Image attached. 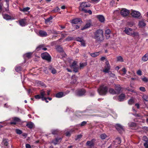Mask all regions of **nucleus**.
<instances>
[{"instance_id": "obj_16", "label": "nucleus", "mask_w": 148, "mask_h": 148, "mask_svg": "<svg viewBox=\"0 0 148 148\" xmlns=\"http://www.w3.org/2000/svg\"><path fill=\"white\" fill-rule=\"evenodd\" d=\"M3 18L6 20H13L14 19V18H12L9 15L7 14H3Z\"/></svg>"}, {"instance_id": "obj_7", "label": "nucleus", "mask_w": 148, "mask_h": 148, "mask_svg": "<svg viewBox=\"0 0 148 148\" xmlns=\"http://www.w3.org/2000/svg\"><path fill=\"white\" fill-rule=\"evenodd\" d=\"M121 13L123 16H126L129 15V11L126 9L124 8L121 10Z\"/></svg>"}, {"instance_id": "obj_51", "label": "nucleus", "mask_w": 148, "mask_h": 148, "mask_svg": "<svg viewBox=\"0 0 148 148\" xmlns=\"http://www.w3.org/2000/svg\"><path fill=\"white\" fill-rule=\"evenodd\" d=\"M80 42V44L83 47L86 46L85 42L84 40H82Z\"/></svg>"}, {"instance_id": "obj_48", "label": "nucleus", "mask_w": 148, "mask_h": 148, "mask_svg": "<svg viewBox=\"0 0 148 148\" xmlns=\"http://www.w3.org/2000/svg\"><path fill=\"white\" fill-rule=\"evenodd\" d=\"M35 98L37 99H39L41 98V95H36L34 96Z\"/></svg>"}, {"instance_id": "obj_42", "label": "nucleus", "mask_w": 148, "mask_h": 148, "mask_svg": "<svg viewBox=\"0 0 148 148\" xmlns=\"http://www.w3.org/2000/svg\"><path fill=\"white\" fill-rule=\"evenodd\" d=\"M100 136L101 138L103 140L105 139L107 137V135L104 134H101Z\"/></svg>"}, {"instance_id": "obj_45", "label": "nucleus", "mask_w": 148, "mask_h": 148, "mask_svg": "<svg viewBox=\"0 0 148 148\" xmlns=\"http://www.w3.org/2000/svg\"><path fill=\"white\" fill-rule=\"evenodd\" d=\"M30 9V8L28 7H26L25 8H24L22 10H21V11L25 12H27Z\"/></svg>"}, {"instance_id": "obj_35", "label": "nucleus", "mask_w": 148, "mask_h": 148, "mask_svg": "<svg viewBox=\"0 0 148 148\" xmlns=\"http://www.w3.org/2000/svg\"><path fill=\"white\" fill-rule=\"evenodd\" d=\"M53 19V17L52 16H50L49 18H48L46 19H45V22L46 23H47L49 22Z\"/></svg>"}, {"instance_id": "obj_54", "label": "nucleus", "mask_w": 148, "mask_h": 148, "mask_svg": "<svg viewBox=\"0 0 148 148\" xmlns=\"http://www.w3.org/2000/svg\"><path fill=\"white\" fill-rule=\"evenodd\" d=\"M87 123V122L86 121H84L82 122L81 124H80V125L81 126H83L85 125Z\"/></svg>"}, {"instance_id": "obj_53", "label": "nucleus", "mask_w": 148, "mask_h": 148, "mask_svg": "<svg viewBox=\"0 0 148 148\" xmlns=\"http://www.w3.org/2000/svg\"><path fill=\"white\" fill-rule=\"evenodd\" d=\"M127 25L130 27H131L133 26L134 23L133 22H128L127 23Z\"/></svg>"}, {"instance_id": "obj_61", "label": "nucleus", "mask_w": 148, "mask_h": 148, "mask_svg": "<svg viewBox=\"0 0 148 148\" xmlns=\"http://www.w3.org/2000/svg\"><path fill=\"white\" fill-rule=\"evenodd\" d=\"M51 72L53 74H54L56 73V70L54 68L52 69L51 70Z\"/></svg>"}, {"instance_id": "obj_47", "label": "nucleus", "mask_w": 148, "mask_h": 148, "mask_svg": "<svg viewBox=\"0 0 148 148\" xmlns=\"http://www.w3.org/2000/svg\"><path fill=\"white\" fill-rule=\"evenodd\" d=\"M82 136L81 135H77L75 139L76 140H79L82 137Z\"/></svg>"}, {"instance_id": "obj_52", "label": "nucleus", "mask_w": 148, "mask_h": 148, "mask_svg": "<svg viewBox=\"0 0 148 148\" xmlns=\"http://www.w3.org/2000/svg\"><path fill=\"white\" fill-rule=\"evenodd\" d=\"M85 13H88L90 14H92V12L90 10H84V11Z\"/></svg>"}, {"instance_id": "obj_44", "label": "nucleus", "mask_w": 148, "mask_h": 148, "mask_svg": "<svg viewBox=\"0 0 148 148\" xmlns=\"http://www.w3.org/2000/svg\"><path fill=\"white\" fill-rule=\"evenodd\" d=\"M60 10V9L58 7L56 8L55 9L52 10V11L53 12H57L59 11Z\"/></svg>"}, {"instance_id": "obj_21", "label": "nucleus", "mask_w": 148, "mask_h": 148, "mask_svg": "<svg viewBox=\"0 0 148 148\" xmlns=\"http://www.w3.org/2000/svg\"><path fill=\"white\" fill-rule=\"evenodd\" d=\"M26 126L29 129H32L34 126V123L32 122H29L27 123Z\"/></svg>"}, {"instance_id": "obj_60", "label": "nucleus", "mask_w": 148, "mask_h": 148, "mask_svg": "<svg viewBox=\"0 0 148 148\" xmlns=\"http://www.w3.org/2000/svg\"><path fill=\"white\" fill-rule=\"evenodd\" d=\"M142 80L143 82H147L148 81V79L147 78L145 77L142 78Z\"/></svg>"}, {"instance_id": "obj_24", "label": "nucleus", "mask_w": 148, "mask_h": 148, "mask_svg": "<svg viewBox=\"0 0 148 148\" xmlns=\"http://www.w3.org/2000/svg\"><path fill=\"white\" fill-rule=\"evenodd\" d=\"M110 67H107V66H105L104 69L103 70V72L105 73H109V70H110Z\"/></svg>"}, {"instance_id": "obj_30", "label": "nucleus", "mask_w": 148, "mask_h": 148, "mask_svg": "<svg viewBox=\"0 0 148 148\" xmlns=\"http://www.w3.org/2000/svg\"><path fill=\"white\" fill-rule=\"evenodd\" d=\"M78 66L77 65V62L76 61H74L71 66V68H73Z\"/></svg>"}, {"instance_id": "obj_13", "label": "nucleus", "mask_w": 148, "mask_h": 148, "mask_svg": "<svg viewBox=\"0 0 148 148\" xmlns=\"http://www.w3.org/2000/svg\"><path fill=\"white\" fill-rule=\"evenodd\" d=\"M97 17L100 22L103 23L105 21V18L103 15H98L97 16Z\"/></svg>"}, {"instance_id": "obj_27", "label": "nucleus", "mask_w": 148, "mask_h": 148, "mask_svg": "<svg viewBox=\"0 0 148 148\" xmlns=\"http://www.w3.org/2000/svg\"><path fill=\"white\" fill-rule=\"evenodd\" d=\"M40 94L41 97V99H42V98L45 97V96L46 95V92L43 90L40 91Z\"/></svg>"}, {"instance_id": "obj_18", "label": "nucleus", "mask_w": 148, "mask_h": 148, "mask_svg": "<svg viewBox=\"0 0 148 148\" xmlns=\"http://www.w3.org/2000/svg\"><path fill=\"white\" fill-rule=\"evenodd\" d=\"M39 33L40 36L41 37H46L47 35V32L43 30L40 31Z\"/></svg>"}, {"instance_id": "obj_11", "label": "nucleus", "mask_w": 148, "mask_h": 148, "mask_svg": "<svg viewBox=\"0 0 148 148\" xmlns=\"http://www.w3.org/2000/svg\"><path fill=\"white\" fill-rule=\"evenodd\" d=\"M95 141V140L94 139H92L91 141H87L86 143V145L89 147H93L94 145V142Z\"/></svg>"}, {"instance_id": "obj_23", "label": "nucleus", "mask_w": 148, "mask_h": 148, "mask_svg": "<svg viewBox=\"0 0 148 148\" xmlns=\"http://www.w3.org/2000/svg\"><path fill=\"white\" fill-rule=\"evenodd\" d=\"M121 88L120 86H116L115 90L116 92V95L119 94L121 92Z\"/></svg>"}, {"instance_id": "obj_32", "label": "nucleus", "mask_w": 148, "mask_h": 148, "mask_svg": "<svg viewBox=\"0 0 148 148\" xmlns=\"http://www.w3.org/2000/svg\"><path fill=\"white\" fill-rule=\"evenodd\" d=\"M128 125L130 127H135L136 126V124L135 123L132 122L129 123Z\"/></svg>"}, {"instance_id": "obj_14", "label": "nucleus", "mask_w": 148, "mask_h": 148, "mask_svg": "<svg viewBox=\"0 0 148 148\" xmlns=\"http://www.w3.org/2000/svg\"><path fill=\"white\" fill-rule=\"evenodd\" d=\"M19 22L20 25L22 26H24L26 25V20L25 19L19 20Z\"/></svg>"}, {"instance_id": "obj_64", "label": "nucleus", "mask_w": 148, "mask_h": 148, "mask_svg": "<svg viewBox=\"0 0 148 148\" xmlns=\"http://www.w3.org/2000/svg\"><path fill=\"white\" fill-rule=\"evenodd\" d=\"M114 14L118 15L119 13V11L118 10H115L114 12Z\"/></svg>"}, {"instance_id": "obj_26", "label": "nucleus", "mask_w": 148, "mask_h": 148, "mask_svg": "<svg viewBox=\"0 0 148 148\" xmlns=\"http://www.w3.org/2000/svg\"><path fill=\"white\" fill-rule=\"evenodd\" d=\"M90 25L91 24L90 23H87L81 29L82 30H83L86 29L89 27H90Z\"/></svg>"}, {"instance_id": "obj_3", "label": "nucleus", "mask_w": 148, "mask_h": 148, "mask_svg": "<svg viewBox=\"0 0 148 148\" xmlns=\"http://www.w3.org/2000/svg\"><path fill=\"white\" fill-rule=\"evenodd\" d=\"M90 6V4L89 2H84L81 4L79 9L81 11H84V10H86L84 8H85L89 7Z\"/></svg>"}, {"instance_id": "obj_37", "label": "nucleus", "mask_w": 148, "mask_h": 148, "mask_svg": "<svg viewBox=\"0 0 148 148\" xmlns=\"http://www.w3.org/2000/svg\"><path fill=\"white\" fill-rule=\"evenodd\" d=\"M15 132L16 134H21L22 133V131L18 129H16L15 130Z\"/></svg>"}, {"instance_id": "obj_40", "label": "nucleus", "mask_w": 148, "mask_h": 148, "mask_svg": "<svg viewBox=\"0 0 148 148\" xmlns=\"http://www.w3.org/2000/svg\"><path fill=\"white\" fill-rule=\"evenodd\" d=\"M52 134H57L58 132V130H52L51 131Z\"/></svg>"}, {"instance_id": "obj_33", "label": "nucleus", "mask_w": 148, "mask_h": 148, "mask_svg": "<svg viewBox=\"0 0 148 148\" xmlns=\"http://www.w3.org/2000/svg\"><path fill=\"white\" fill-rule=\"evenodd\" d=\"M8 142L7 139H3V141L2 142V144L5 146H7L8 144Z\"/></svg>"}, {"instance_id": "obj_39", "label": "nucleus", "mask_w": 148, "mask_h": 148, "mask_svg": "<svg viewBox=\"0 0 148 148\" xmlns=\"http://www.w3.org/2000/svg\"><path fill=\"white\" fill-rule=\"evenodd\" d=\"M21 67L20 66H17L15 68V70L17 72H18L19 71H20L21 70Z\"/></svg>"}, {"instance_id": "obj_9", "label": "nucleus", "mask_w": 148, "mask_h": 148, "mask_svg": "<svg viewBox=\"0 0 148 148\" xmlns=\"http://www.w3.org/2000/svg\"><path fill=\"white\" fill-rule=\"evenodd\" d=\"M115 127L119 132L121 133L124 130L123 127V126L120 124H117L115 125Z\"/></svg>"}, {"instance_id": "obj_12", "label": "nucleus", "mask_w": 148, "mask_h": 148, "mask_svg": "<svg viewBox=\"0 0 148 148\" xmlns=\"http://www.w3.org/2000/svg\"><path fill=\"white\" fill-rule=\"evenodd\" d=\"M82 22L80 19L76 18L74 19L71 21V23L74 24H77L80 23Z\"/></svg>"}, {"instance_id": "obj_19", "label": "nucleus", "mask_w": 148, "mask_h": 148, "mask_svg": "<svg viewBox=\"0 0 148 148\" xmlns=\"http://www.w3.org/2000/svg\"><path fill=\"white\" fill-rule=\"evenodd\" d=\"M66 95V94H64L62 92H60L56 94V97L58 98H61Z\"/></svg>"}, {"instance_id": "obj_46", "label": "nucleus", "mask_w": 148, "mask_h": 148, "mask_svg": "<svg viewBox=\"0 0 148 148\" xmlns=\"http://www.w3.org/2000/svg\"><path fill=\"white\" fill-rule=\"evenodd\" d=\"M61 36L62 37V38H63L66 37L67 35H68V34H67L66 33H64L62 32H61L60 33Z\"/></svg>"}, {"instance_id": "obj_4", "label": "nucleus", "mask_w": 148, "mask_h": 148, "mask_svg": "<svg viewBox=\"0 0 148 148\" xmlns=\"http://www.w3.org/2000/svg\"><path fill=\"white\" fill-rule=\"evenodd\" d=\"M41 57L44 60H46L49 62L51 60V57L49 54L47 52L43 53L41 54Z\"/></svg>"}, {"instance_id": "obj_2", "label": "nucleus", "mask_w": 148, "mask_h": 148, "mask_svg": "<svg viewBox=\"0 0 148 148\" xmlns=\"http://www.w3.org/2000/svg\"><path fill=\"white\" fill-rule=\"evenodd\" d=\"M108 88L107 86L102 85L98 89V92L100 95H105L108 92Z\"/></svg>"}, {"instance_id": "obj_49", "label": "nucleus", "mask_w": 148, "mask_h": 148, "mask_svg": "<svg viewBox=\"0 0 148 148\" xmlns=\"http://www.w3.org/2000/svg\"><path fill=\"white\" fill-rule=\"evenodd\" d=\"M14 121H15L16 122H19L21 121L20 119L18 117H14L13 119Z\"/></svg>"}, {"instance_id": "obj_55", "label": "nucleus", "mask_w": 148, "mask_h": 148, "mask_svg": "<svg viewBox=\"0 0 148 148\" xmlns=\"http://www.w3.org/2000/svg\"><path fill=\"white\" fill-rule=\"evenodd\" d=\"M140 90L143 92H145L146 91L145 88L143 87H140L139 88Z\"/></svg>"}, {"instance_id": "obj_50", "label": "nucleus", "mask_w": 148, "mask_h": 148, "mask_svg": "<svg viewBox=\"0 0 148 148\" xmlns=\"http://www.w3.org/2000/svg\"><path fill=\"white\" fill-rule=\"evenodd\" d=\"M73 38L72 37L69 36L65 39V40L66 41H69L71 40H73Z\"/></svg>"}, {"instance_id": "obj_28", "label": "nucleus", "mask_w": 148, "mask_h": 148, "mask_svg": "<svg viewBox=\"0 0 148 148\" xmlns=\"http://www.w3.org/2000/svg\"><path fill=\"white\" fill-rule=\"evenodd\" d=\"M100 54V52H97L93 53H90L91 56L93 57H95L98 56Z\"/></svg>"}, {"instance_id": "obj_63", "label": "nucleus", "mask_w": 148, "mask_h": 148, "mask_svg": "<svg viewBox=\"0 0 148 148\" xmlns=\"http://www.w3.org/2000/svg\"><path fill=\"white\" fill-rule=\"evenodd\" d=\"M76 40L77 41H79L80 42H81L83 39L81 38L78 37L76 39Z\"/></svg>"}, {"instance_id": "obj_20", "label": "nucleus", "mask_w": 148, "mask_h": 148, "mask_svg": "<svg viewBox=\"0 0 148 148\" xmlns=\"http://www.w3.org/2000/svg\"><path fill=\"white\" fill-rule=\"evenodd\" d=\"M125 97L124 94L122 93L119 96L118 100L120 101H123Z\"/></svg>"}, {"instance_id": "obj_15", "label": "nucleus", "mask_w": 148, "mask_h": 148, "mask_svg": "<svg viewBox=\"0 0 148 148\" xmlns=\"http://www.w3.org/2000/svg\"><path fill=\"white\" fill-rule=\"evenodd\" d=\"M111 31L110 29H108L105 32V34L106 39H108L110 36Z\"/></svg>"}, {"instance_id": "obj_43", "label": "nucleus", "mask_w": 148, "mask_h": 148, "mask_svg": "<svg viewBox=\"0 0 148 148\" xmlns=\"http://www.w3.org/2000/svg\"><path fill=\"white\" fill-rule=\"evenodd\" d=\"M108 74L111 77L114 78L115 77V75L114 74L112 73L111 71H110L108 73Z\"/></svg>"}, {"instance_id": "obj_17", "label": "nucleus", "mask_w": 148, "mask_h": 148, "mask_svg": "<svg viewBox=\"0 0 148 148\" xmlns=\"http://www.w3.org/2000/svg\"><path fill=\"white\" fill-rule=\"evenodd\" d=\"M138 25L140 27L142 28L146 25V23L144 21L142 20L139 21Z\"/></svg>"}, {"instance_id": "obj_22", "label": "nucleus", "mask_w": 148, "mask_h": 148, "mask_svg": "<svg viewBox=\"0 0 148 148\" xmlns=\"http://www.w3.org/2000/svg\"><path fill=\"white\" fill-rule=\"evenodd\" d=\"M148 60V53L145 54L141 58V60L143 62H146Z\"/></svg>"}, {"instance_id": "obj_58", "label": "nucleus", "mask_w": 148, "mask_h": 148, "mask_svg": "<svg viewBox=\"0 0 148 148\" xmlns=\"http://www.w3.org/2000/svg\"><path fill=\"white\" fill-rule=\"evenodd\" d=\"M73 69L75 73H76L78 71V69H79L78 66H77L75 68H74Z\"/></svg>"}, {"instance_id": "obj_62", "label": "nucleus", "mask_w": 148, "mask_h": 148, "mask_svg": "<svg viewBox=\"0 0 148 148\" xmlns=\"http://www.w3.org/2000/svg\"><path fill=\"white\" fill-rule=\"evenodd\" d=\"M144 146L145 148H148V142L145 143L144 144Z\"/></svg>"}, {"instance_id": "obj_29", "label": "nucleus", "mask_w": 148, "mask_h": 148, "mask_svg": "<svg viewBox=\"0 0 148 148\" xmlns=\"http://www.w3.org/2000/svg\"><path fill=\"white\" fill-rule=\"evenodd\" d=\"M56 50L60 52H62L63 51L62 48L60 46H58L56 47Z\"/></svg>"}, {"instance_id": "obj_57", "label": "nucleus", "mask_w": 148, "mask_h": 148, "mask_svg": "<svg viewBox=\"0 0 148 148\" xmlns=\"http://www.w3.org/2000/svg\"><path fill=\"white\" fill-rule=\"evenodd\" d=\"M32 55V53H27L25 54V56H26L28 58H29L31 55Z\"/></svg>"}, {"instance_id": "obj_5", "label": "nucleus", "mask_w": 148, "mask_h": 148, "mask_svg": "<svg viewBox=\"0 0 148 148\" xmlns=\"http://www.w3.org/2000/svg\"><path fill=\"white\" fill-rule=\"evenodd\" d=\"M132 30V29L130 28H125L124 31L127 34L130 36L133 35L134 36H135L138 35V33H137L134 32L133 33L131 32Z\"/></svg>"}, {"instance_id": "obj_8", "label": "nucleus", "mask_w": 148, "mask_h": 148, "mask_svg": "<svg viewBox=\"0 0 148 148\" xmlns=\"http://www.w3.org/2000/svg\"><path fill=\"white\" fill-rule=\"evenodd\" d=\"M131 15L133 17L135 18H138L140 16V13L138 11L134 10L132 11Z\"/></svg>"}, {"instance_id": "obj_36", "label": "nucleus", "mask_w": 148, "mask_h": 148, "mask_svg": "<svg viewBox=\"0 0 148 148\" xmlns=\"http://www.w3.org/2000/svg\"><path fill=\"white\" fill-rule=\"evenodd\" d=\"M117 61L121 62L123 61V59L121 56H119L117 57Z\"/></svg>"}, {"instance_id": "obj_1", "label": "nucleus", "mask_w": 148, "mask_h": 148, "mask_svg": "<svg viewBox=\"0 0 148 148\" xmlns=\"http://www.w3.org/2000/svg\"><path fill=\"white\" fill-rule=\"evenodd\" d=\"M93 38L96 43L103 42L104 39L103 32L102 29H99L93 33Z\"/></svg>"}, {"instance_id": "obj_59", "label": "nucleus", "mask_w": 148, "mask_h": 148, "mask_svg": "<svg viewBox=\"0 0 148 148\" xmlns=\"http://www.w3.org/2000/svg\"><path fill=\"white\" fill-rule=\"evenodd\" d=\"M137 74L139 75L140 76L142 75V72L140 70H138L137 72Z\"/></svg>"}, {"instance_id": "obj_56", "label": "nucleus", "mask_w": 148, "mask_h": 148, "mask_svg": "<svg viewBox=\"0 0 148 148\" xmlns=\"http://www.w3.org/2000/svg\"><path fill=\"white\" fill-rule=\"evenodd\" d=\"M143 140L146 142H148V139L146 136H144L143 137Z\"/></svg>"}, {"instance_id": "obj_34", "label": "nucleus", "mask_w": 148, "mask_h": 148, "mask_svg": "<svg viewBox=\"0 0 148 148\" xmlns=\"http://www.w3.org/2000/svg\"><path fill=\"white\" fill-rule=\"evenodd\" d=\"M143 99L146 101H148V95H143L142 97Z\"/></svg>"}, {"instance_id": "obj_41", "label": "nucleus", "mask_w": 148, "mask_h": 148, "mask_svg": "<svg viewBox=\"0 0 148 148\" xmlns=\"http://www.w3.org/2000/svg\"><path fill=\"white\" fill-rule=\"evenodd\" d=\"M128 104L130 105H132L134 103V100L133 99H130L128 102Z\"/></svg>"}, {"instance_id": "obj_38", "label": "nucleus", "mask_w": 148, "mask_h": 148, "mask_svg": "<svg viewBox=\"0 0 148 148\" xmlns=\"http://www.w3.org/2000/svg\"><path fill=\"white\" fill-rule=\"evenodd\" d=\"M43 45H41L38 46L36 48V50L37 51H38L40 49H42V48L43 47Z\"/></svg>"}, {"instance_id": "obj_25", "label": "nucleus", "mask_w": 148, "mask_h": 148, "mask_svg": "<svg viewBox=\"0 0 148 148\" xmlns=\"http://www.w3.org/2000/svg\"><path fill=\"white\" fill-rule=\"evenodd\" d=\"M77 77L75 75H72V81H71V83L72 84H75L77 80Z\"/></svg>"}, {"instance_id": "obj_6", "label": "nucleus", "mask_w": 148, "mask_h": 148, "mask_svg": "<svg viewBox=\"0 0 148 148\" xmlns=\"http://www.w3.org/2000/svg\"><path fill=\"white\" fill-rule=\"evenodd\" d=\"M86 92L85 90L83 89H79L76 91L75 95L78 96H82L85 95Z\"/></svg>"}, {"instance_id": "obj_31", "label": "nucleus", "mask_w": 148, "mask_h": 148, "mask_svg": "<svg viewBox=\"0 0 148 148\" xmlns=\"http://www.w3.org/2000/svg\"><path fill=\"white\" fill-rule=\"evenodd\" d=\"M109 93L112 95H116L115 90L112 88H110L109 90Z\"/></svg>"}, {"instance_id": "obj_10", "label": "nucleus", "mask_w": 148, "mask_h": 148, "mask_svg": "<svg viewBox=\"0 0 148 148\" xmlns=\"http://www.w3.org/2000/svg\"><path fill=\"white\" fill-rule=\"evenodd\" d=\"M62 140V138H57L53 140L51 143H53L55 145H56L60 142Z\"/></svg>"}]
</instances>
